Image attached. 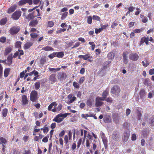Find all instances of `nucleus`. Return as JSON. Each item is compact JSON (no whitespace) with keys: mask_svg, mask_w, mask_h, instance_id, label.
Wrapping results in <instances>:
<instances>
[{"mask_svg":"<svg viewBox=\"0 0 154 154\" xmlns=\"http://www.w3.org/2000/svg\"><path fill=\"white\" fill-rule=\"evenodd\" d=\"M67 75L65 72H59L57 75L58 79L60 81H62L65 79Z\"/></svg>","mask_w":154,"mask_h":154,"instance_id":"423d86ee","label":"nucleus"},{"mask_svg":"<svg viewBox=\"0 0 154 154\" xmlns=\"http://www.w3.org/2000/svg\"><path fill=\"white\" fill-rule=\"evenodd\" d=\"M128 52L127 51L124 52L123 53L122 56L123 58H125L128 57Z\"/></svg>","mask_w":154,"mask_h":154,"instance_id":"6e6d98bb","label":"nucleus"},{"mask_svg":"<svg viewBox=\"0 0 154 154\" xmlns=\"http://www.w3.org/2000/svg\"><path fill=\"white\" fill-rule=\"evenodd\" d=\"M79 58H82L84 60H87L88 58H91L92 57L90 56L89 54H86L85 55H79L78 56Z\"/></svg>","mask_w":154,"mask_h":154,"instance_id":"ddd939ff","label":"nucleus"},{"mask_svg":"<svg viewBox=\"0 0 154 154\" xmlns=\"http://www.w3.org/2000/svg\"><path fill=\"white\" fill-rule=\"evenodd\" d=\"M139 58V56L137 54L132 53L130 54L129 58L133 61H137Z\"/></svg>","mask_w":154,"mask_h":154,"instance_id":"6e6552de","label":"nucleus"},{"mask_svg":"<svg viewBox=\"0 0 154 154\" xmlns=\"http://www.w3.org/2000/svg\"><path fill=\"white\" fill-rule=\"evenodd\" d=\"M143 30V28L141 29H136L134 30V32L136 33H139L141 32Z\"/></svg>","mask_w":154,"mask_h":154,"instance_id":"8fccbe9b","label":"nucleus"},{"mask_svg":"<svg viewBox=\"0 0 154 154\" xmlns=\"http://www.w3.org/2000/svg\"><path fill=\"white\" fill-rule=\"evenodd\" d=\"M12 54H11L8 56L7 58L8 61L9 63V64L10 65H11L12 63Z\"/></svg>","mask_w":154,"mask_h":154,"instance_id":"5701e85b","label":"nucleus"},{"mask_svg":"<svg viewBox=\"0 0 154 154\" xmlns=\"http://www.w3.org/2000/svg\"><path fill=\"white\" fill-rule=\"evenodd\" d=\"M17 8V6L16 5H13L8 9V13L10 14L13 12Z\"/></svg>","mask_w":154,"mask_h":154,"instance_id":"4468645a","label":"nucleus"},{"mask_svg":"<svg viewBox=\"0 0 154 154\" xmlns=\"http://www.w3.org/2000/svg\"><path fill=\"white\" fill-rule=\"evenodd\" d=\"M120 137L119 133L117 131H114L112 135V138L113 140L117 141L119 140Z\"/></svg>","mask_w":154,"mask_h":154,"instance_id":"20e7f679","label":"nucleus"},{"mask_svg":"<svg viewBox=\"0 0 154 154\" xmlns=\"http://www.w3.org/2000/svg\"><path fill=\"white\" fill-rule=\"evenodd\" d=\"M92 19V18L90 16H89L88 17L87 22H88V23L89 24H91V23Z\"/></svg>","mask_w":154,"mask_h":154,"instance_id":"ea45409f","label":"nucleus"},{"mask_svg":"<svg viewBox=\"0 0 154 154\" xmlns=\"http://www.w3.org/2000/svg\"><path fill=\"white\" fill-rule=\"evenodd\" d=\"M67 116V113L58 114L53 119V121H55L57 123H60Z\"/></svg>","mask_w":154,"mask_h":154,"instance_id":"f03ea898","label":"nucleus"},{"mask_svg":"<svg viewBox=\"0 0 154 154\" xmlns=\"http://www.w3.org/2000/svg\"><path fill=\"white\" fill-rule=\"evenodd\" d=\"M68 137L67 135H65L64 137V140L65 143L66 144H67L68 143Z\"/></svg>","mask_w":154,"mask_h":154,"instance_id":"c03bdc74","label":"nucleus"},{"mask_svg":"<svg viewBox=\"0 0 154 154\" xmlns=\"http://www.w3.org/2000/svg\"><path fill=\"white\" fill-rule=\"evenodd\" d=\"M35 16L33 15V13H29L27 16L25 17V18L27 19L30 20L31 19H34Z\"/></svg>","mask_w":154,"mask_h":154,"instance_id":"aec40b11","label":"nucleus"},{"mask_svg":"<svg viewBox=\"0 0 154 154\" xmlns=\"http://www.w3.org/2000/svg\"><path fill=\"white\" fill-rule=\"evenodd\" d=\"M96 99L98 100L99 101H101L105 100V98H104L103 97H96Z\"/></svg>","mask_w":154,"mask_h":154,"instance_id":"09e8293b","label":"nucleus"},{"mask_svg":"<svg viewBox=\"0 0 154 154\" xmlns=\"http://www.w3.org/2000/svg\"><path fill=\"white\" fill-rule=\"evenodd\" d=\"M142 134L144 137H147L148 135L147 131L146 129H144L142 132Z\"/></svg>","mask_w":154,"mask_h":154,"instance_id":"473e14b6","label":"nucleus"},{"mask_svg":"<svg viewBox=\"0 0 154 154\" xmlns=\"http://www.w3.org/2000/svg\"><path fill=\"white\" fill-rule=\"evenodd\" d=\"M26 3V0H21L18 2V4L20 5H22Z\"/></svg>","mask_w":154,"mask_h":154,"instance_id":"e433bc0d","label":"nucleus"},{"mask_svg":"<svg viewBox=\"0 0 154 154\" xmlns=\"http://www.w3.org/2000/svg\"><path fill=\"white\" fill-rule=\"evenodd\" d=\"M105 100L106 101L108 102H112V98H107L106 99L105 98Z\"/></svg>","mask_w":154,"mask_h":154,"instance_id":"680f3d73","label":"nucleus"},{"mask_svg":"<svg viewBox=\"0 0 154 154\" xmlns=\"http://www.w3.org/2000/svg\"><path fill=\"white\" fill-rule=\"evenodd\" d=\"M57 53H53L52 54H51L49 55H48V57L49 58H53L54 57H55Z\"/></svg>","mask_w":154,"mask_h":154,"instance_id":"49530a36","label":"nucleus"},{"mask_svg":"<svg viewBox=\"0 0 154 154\" xmlns=\"http://www.w3.org/2000/svg\"><path fill=\"white\" fill-rule=\"evenodd\" d=\"M7 21V19L6 18H4L2 19L0 22V24L1 25H5L6 22Z\"/></svg>","mask_w":154,"mask_h":154,"instance_id":"f704fd0d","label":"nucleus"},{"mask_svg":"<svg viewBox=\"0 0 154 154\" xmlns=\"http://www.w3.org/2000/svg\"><path fill=\"white\" fill-rule=\"evenodd\" d=\"M84 80V77H81L80 80H79V83H80V84H82Z\"/></svg>","mask_w":154,"mask_h":154,"instance_id":"bf43d9fd","label":"nucleus"},{"mask_svg":"<svg viewBox=\"0 0 154 154\" xmlns=\"http://www.w3.org/2000/svg\"><path fill=\"white\" fill-rule=\"evenodd\" d=\"M37 93L35 91H32L30 94V99L31 101L34 102L37 98Z\"/></svg>","mask_w":154,"mask_h":154,"instance_id":"39448f33","label":"nucleus"},{"mask_svg":"<svg viewBox=\"0 0 154 154\" xmlns=\"http://www.w3.org/2000/svg\"><path fill=\"white\" fill-rule=\"evenodd\" d=\"M30 35L32 38H35L37 37L38 35L36 33H31L30 34Z\"/></svg>","mask_w":154,"mask_h":154,"instance_id":"3c124183","label":"nucleus"},{"mask_svg":"<svg viewBox=\"0 0 154 154\" xmlns=\"http://www.w3.org/2000/svg\"><path fill=\"white\" fill-rule=\"evenodd\" d=\"M65 133V132L64 130L62 131H61V132L59 134V137H62L64 134Z\"/></svg>","mask_w":154,"mask_h":154,"instance_id":"0e129e2a","label":"nucleus"},{"mask_svg":"<svg viewBox=\"0 0 154 154\" xmlns=\"http://www.w3.org/2000/svg\"><path fill=\"white\" fill-rule=\"evenodd\" d=\"M3 68L0 64V78H1L2 76Z\"/></svg>","mask_w":154,"mask_h":154,"instance_id":"37998d69","label":"nucleus"},{"mask_svg":"<svg viewBox=\"0 0 154 154\" xmlns=\"http://www.w3.org/2000/svg\"><path fill=\"white\" fill-rule=\"evenodd\" d=\"M76 99V97H73L72 99L69 101V103H72L74 102Z\"/></svg>","mask_w":154,"mask_h":154,"instance_id":"052dcab7","label":"nucleus"},{"mask_svg":"<svg viewBox=\"0 0 154 154\" xmlns=\"http://www.w3.org/2000/svg\"><path fill=\"white\" fill-rule=\"evenodd\" d=\"M6 40V38L5 37H2L0 38V41L2 43H4L5 42Z\"/></svg>","mask_w":154,"mask_h":154,"instance_id":"338daca9","label":"nucleus"},{"mask_svg":"<svg viewBox=\"0 0 154 154\" xmlns=\"http://www.w3.org/2000/svg\"><path fill=\"white\" fill-rule=\"evenodd\" d=\"M121 91L120 87L118 85L114 86L111 89V92L113 95L118 97Z\"/></svg>","mask_w":154,"mask_h":154,"instance_id":"f257e3e1","label":"nucleus"},{"mask_svg":"<svg viewBox=\"0 0 154 154\" xmlns=\"http://www.w3.org/2000/svg\"><path fill=\"white\" fill-rule=\"evenodd\" d=\"M22 43L20 42H17L16 43V46L18 48L21 47V44Z\"/></svg>","mask_w":154,"mask_h":154,"instance_id":"a18cd8bd","label":"nucleus"},{"mask_svg":"<svg viewBox=\"0 0 154 154\" xmlns=\"http://www.w3.org/2000/svg\"><path fill=\"white\" fill-rule=\"evenodd\" d=\"M94 102V101L93 99L89 98L86 101V104L89 107H91L92 106L93 103Z\"/></svg>","mask_w":154,"mask_h":154,"instance_id":"2eb2a0df","label":"nucleus"},{"mask_svg":"<svg viewBox=\"0 0 154 154\" xmlns=\"http://www.w3.org/2000/svg\"><path fill=\"white\" fill-rule=\"evenodd\" d=\"M149 74L150 75H153L154 74V69H150L149 71Z\"/></svg>","mask_w":154,"mask_h":154,"instance_id":"69168bd1","label":"nucleus"},{"mask_svg":"<svg viewBox=\"0 0 154 154\" xmlns=\"http://www.w3.org/2000/svg\"><path fill=\"white\" fill-rule=\"evenodd\" d=\"M142 40H143V41L144 42H145L146 45H147L148 44V41H149V38L148 37H143L142 38Z\"/></svg>","mask_w":154,"mask_h":154,"instance_id":"2f4dec72","label":"nucleus"},{"mask_svg":"<svg viewBox=\"0 0 154 154\" xmlns=\"http://www.w3.org/2000/svg\"><path fill=\"white\" fill-rule=\"evenodd\" d=\"M102 30V29L101 28H99V29H95V32L96 34H97L98 33L100 32Z\"/></svg>","mask_w":154,"mask_h":154,"instance_id":"864d4df0","label":"nucleus"},{"mask_svg":"<svg viewBox=\"0 0 154 154\" xmlns=\"http://www.w3.org/2000/svg\"><path fill=\"white\" fill-rule=\"evenodd\" d=\"M95 106L96 107L101 106L103 103L100 101H99L98 100L95 99Z\"/></svg>","mask_w":154,"mask_h":154,"instance_id":"4be33fe9","label":"nucleus"},{"mask_svg":"<svg viewBox=\"0 0 154 154\" xmlns=\"http://www.w3.org/2000/svg\"><path fill=\"white\" fill-rule=\"evenodd\" d=\"M54 106L55 107L56 106V103L55 102L52 103L48 107V109L49 111L52 108L53 106Z\"/></svg>","mask_w":154,"mask_h":154,"instance_id":"7c9ffc66","label":"nucleus"},{"mask_svg":"<svg viewBox=\"0 0 154 154\" xmlns=\"http://www.w3.org/2000/svg\"><path fill=\"white\" fill-rule=\"evenodd\" d=\"M130 135V133L129 131H125L123 134L122 139L123 141L127 142L128 139Z\"/></svg>","mask_w":154,"mask_h":154,"instance_id":"9d476101","label":"nucleus"},{"mask_svg":"<svg viewBox=\"0 0 154 154\" xmlns=\"http://www.w3.org/2000/svg\"><path fill=\"white\" fill-rule=\"evenodd\" d=\"M103 121L105 123H109L112 121L110 116L108 115H105L103 116Z\"/></svg>","mask_w":154,"mask_h":154,"instance_id":"0eeeda50","label":"nucleus"},{"mask_svg":"<svg viewBox=\"0 0 154 154\" xmlns=\"http://www.w3.org/2000/svg\"><path fill=\"white\" fill-rule=\"evenodd\" d=\"M68 138L69 140H71L72 138V133L71 131H69L68 133Z\"/></svg>","mask_w":154,"mask_h":154,"instance_id":"4d7b16f0","label":"nucleus"},{"mask_svg":"<svg viewBox=\"0 0 154 154\" xmlns=\"http://www.w3.org/2000/svg\"><path fill=\"white\" fill-rule=\"evenodd\" d=\"M49 79L51 84H53L57 81V79L56 78V75L54 74H51L50 76Z\"/></svg>","mask_w":154,"mask_h":154,"instance_id":"f8f14e48","label":"nucleus"},{"mask_svg":"<svg viewBox=\"0 0 154 154\" xmlns=\"http://www.w3.org/2000/svg\"><path fill=\"white\" fill-rule=\"evenodd\" d=\"M40 82H38L35 83V87L36 89H38L40 86Z\"/></svg>","mask_w":154,"mask_h":154,"instance_id":"72a5a7b5","label":"nucleus"},{"mask_svg":"<svg viewBox=\"0 0 154 154\" xmlns=\"http://www.w3.org/2000/svg\"><path fill=\"white\" fill-rule=\"evenodd\" d=\"M141 113L139 111H138L137 113V118L138 120H140L141 116Z\"/></svg>","mask_w":154,"mask_h":154,"instance_id":"e2e57ef3","label":"nucleus"},{"mask_svg":"<svg viewBox=\"0 0 154 154\" xmlns=\"http://www.w3.org/2000/svg\"><path fill=\"white\" fill-rule=\"evenodd\" d=\"M0 140L1 141L2 143L5 144L7 143L6 140L3 137H1L0 138Z\"/></svg>","mask_w":154,"mask_h":154,"instance_id":"79ce46f5","label":"nucleus"},{"mask_svg":"<svg viewBox=\"0 0 154 154\" xmlns=\"http://www.w3.org/2000/svg\"><path fill=\"white\" fill-rule=\"evenodd\" d=\"M33 45V43L31 42H28L26 43L24 46V48L25 49H29Z\"/></svg>","mask_w":154,"mask_h":154,"instance_id":"f3484780","label":"nucleus"},{"mask_svg":"<svg viewBox=\"0 0 154 154\" xmlns=\"http://www.w3.org/2000/svg\"><path fill=\"white\" fill-rule=\"evenodd\" d=\"M103 143L104 144L105 149H106L107 147V140L106 138L102 139Z\"/></svg>","mask_w":154,"mask_h":154,"instance_id":"c85d7f7f","label":"nucleus"},{"mask_svg":"<svg viewBox=\"0 0 154 154\" xmlns=\"http://www.w3.org/2000/svg\"><path fill=\"white\" fill-rule=\"evenodd\" d=\"M54 25V23L53 21H49L48 22V26L50 27H52Z\"/></svg>","mask_w":154,"mask_h":154,"instance_id":"a19ab883","label":"nucleus"},{"mask_svg":"<svg viewBox=\"0 0 154 154\" xmlns=\"http://www.w3.org/2000/svg\"><path fill=\"white\" fill-rule=\"evenodd\" d=\"M11 51V49L10 48H7L5 50V54L7 55Z\"/></svg>","mask_w":154,"mask_h":154,"instance_id":"c9c22d12","label":"nucleus"},{"mask_svg":"<svg viewBox=\"0 0 154 154\" xmlns=\"http://www.w3.org/2000/svg\"><path fill=\"white\" fill-rule=\"evenodd\" d=\"M144 84L145 85L148 86L149 85V82L148 79H145Z\"/></svg>","mask_w":154,"mask_h":154,"instance_id":"de8ad7c7","label":"nucleus"},{"mask_svg":"<svg viewBox=\"0 0 154 154\" xmlns=\"http://www.w3.org/2000/svg\"><path fill=\"white\" fill-rule=\"evenodd\" d=\"M109 94V90H107V89L105 90L103 92L102 96L105 99L106 98V97L108 96Z\"/></svg>","mask_w":154,"mask_h":154,"instance_id":"b1692460","label":"nucleus"},{"mask_svg":"<svg viewBox=\"0 0 154 154\" xmlns=\"http://www.w3.org/2000/svg\"><path fill=\"white\" fill-rule=\"evenodd\" d=\"M19 28L16 26H14L11 28L10 30V33L12 35L15 34L19 31Z\"/></svg>","mask_w":154,"mask_h":154,"instance_id":"1a4fd4ad","label":"nucleus"},{"mask_svg":"<svg viewBox=\"0 0 154 154\" xmlns=\"http://www.w3.org/2000/svg\"><path fill=\"white\" fill-rule=\"evenodd\" d=\"M10 71V69L9 68L5 69L4 72V75L5 77H6L8 76Z\"/></svg>","mask_w":154,"mask_h":154,"instance_id":"393cba45","label":"nucleus"},{"mask_svg":"<svg viewBox=\"0 0 154 154\" xmlns=\"http://www.w3.org/2000/svg\"><path fill=\"white\" fill-rule=\"evenodd\" d=\"M56 53V56L58 58L63 57L64 55V53L62 52H58Z\"/></svg>","mask_w":154,"mask_h":154,"instance_id":"bb28decb","label":"nucleus"},{"mask_svg":"<svg viewBox=\"0 0 154 154\" xmlns=\"http://www.w3.org/2000/svg\"><path fill=\"white\" fill-rule=\"evenodd\" d=\"M115 54L113 52L109 53L107 55V57L109 60H112L114 57Z\"/></svg>","mask_w":154,"mask_h":154,"instance_id":"a211bd4d","label":"nucleus"},{"mask_svg":"<svg viewBox=\"0 0 154 154\" xmlns=\"http://www.w3.org/2000/svg\"><path fill=\"white\" fill-rule=\"evenodd\" d=\"M53 50V49L52 48L48 46H47L43 48H42V50H44L45 51H51Z\"/></svg>","mask_w":154,"mask_h":154,"instance_id":"a878e982","label":"nucleus"},{"mask_svg":"<svg viewBox=\"0 0 154 154\" xmlns=\"http://www.w3.org/2000/svg\"><path fill=\"white\" fill-rule=\"evenodd\" d=\"M124 63L125 64H127L128 63V57L123 58Z\"/></svg>","mask_w":154,"mask_h":154,"instance_id":"13d9d810","label":"nucleus"},{"mask_svg":"<svg viewBox=\"0 0 154 154\" xmlns=\"http://www.w3.org/2000/svg\"><path fill=\"white\" fill-rule=\"evenodd\" d=\"M20 11H16L13 13L12 15V17L15 20L19 19L21 14Z\"/></svg>","mask_w":154,"mask_h":154,"instance_id":"7ed1b4c3","label":"nucleus"},{"mask_svg":"<svg viewBox=\"0 0 154 154\" xmlns=\"http://www.w3.org/2000/svg\"><path fill=\"white\" fill-rule=\"evenodd\" d=\"M22 103L23 105H24L28 103V102L26 96L23 95L22 97Z\"/></svg>","mask_w":154,"mask_h":154,"instance_id":"dca6fc26","label":"nucleus"},{"mask_svg":"<svg viewBox=\"0 0 154 154\" xmlns=\"http://www.w3.org/2000/svg\"><path fill=\"white\" fill-rule=\"evenodd\" d=\"M73 85L75 88H78L79 87V85L78 83L75 82H73Z\"/></svg>","mask_w":154,"mask_h":154,"instance_id":"774afa93","label":"nucleus"},{"mask_svg":"<svg viewBox=\"0 0 154 154\" xmlns=\"http://www.w3.org/2000/svg\"><path fill=\"white\" fill-rule=\"evenodd\" d=\"M82 142V139L81 138H80L78 142V143L77 144V147L79 148L80 147V146L81 144V143Z\"/></svg>","mask_w":154,"mask_h":154,"instance_id":"603ef678","label":"nucleus"},{"mask_svg":"<svg viewBox=\"0 0 154 154\" xmlns=\"http://www.w3.org/2000/svg\"><path fill=\"white\" fill-rule=\"evenodd\" d=\"M140 98H143L145 96L146 93L144 89H141L140 92Z\"/></svg>","mask_w":154,"mask_h":154,"instance_id":"6ab92c4d","label":"nucleus"},{"mask_svg":"<svg viewBox=\"0 0 154 154\" xmlns=\"http://www.w3.org/2000/svg\"><path fill=\"white\" fill-rule=\"evenodd\" d=\"M92 19L94 20H97V21H100V18L98 16L96 15L93 16Z\"/></svg>","mask_w":154,"mask_h":154,"instance_id":"4c0bfd02","label":"nucleus"},{"mask_svg":"<svg viewBox=\"0 0 154 154\" xmlns=\"http://www.w3.org/2000/svg\"><path fill=\"white\" fill-rule=\"evenodd\" d=\"M2 115L4 117H6L7 116L8 113V109H7L5 108L2 111Z\"/></svg>","mask_w":154,"mask_h":154,"instance_id":"cd10ccee","label":"nucleus"},{"mask_svg":"<svg viewBox=\"0 0 154 154\" xmlns=\"http://www.w3.org/2000/svg\"><path fill=\"white\" fill-rule=\"evenodd\" d=\"M68 14V12H65L64 13L61 17V19L62 20H63L65 19V18L67 16V15Z\"/></svg>","mask_w":154,"mask_h":154,"instance_id":"58836bf2","label":"nucleus"},{"mask_svg":"<svg viewBox=\"0 0 154 154\" xmlns=\"http://www.w3.org/2000/svg\"><path fill=\"white\" fill-rule=\"evenodd\" d=\"M131 113V110L129 109H128L126 111V116H128Z\"/></svg>","mask_w":154,"mask_h":154,"instance_id":"5fc2aeb1","label":"nucleus"},{"mask_svg":"<svg viewBox=\"0 0 154 154\" xmlns=\"http://www.w3.org/2000/svg\"><path fill=\"white\" fill-rule=\"evenodd\" d=\"M112 119L114 122L117 123L119 121V116L118 114L114 113L112 115Z\"/></svg>","mask_w":154,"mask_h":154,"instance_id":"9b49d317","label":"nucleus"},{"mask_svg":"<svg viewBox=\"0 0 154 154\" xmlns=\"http://www.w3.org/2000/svg\"><path fill=\"white\" fill-rule=\"evenodd\" d=\"M150 125L152 126H154V116L151 117L150 119Z\"/></svg>","mask_w":154,"mask_h":154,"instance_id":"c756f323","label":"nucleus"},{"mask_svg":"<svg viewBox=\"0 0 154 154\" xmlns=\"http://www.w3.org/2000/svg\"><path fill=\"white\" fill-rule=\"evenodd\" d=\"M38 22L37 20H35L31 21L29 23V25L32 26H35L38 23Z\"/></svg>","mask_w":154,"mask_h":154,"instance_id":"412c9836","label":"nucleus"}]
</instances>
